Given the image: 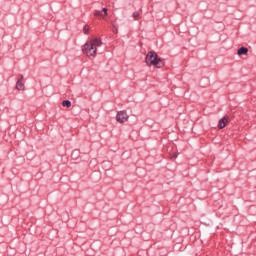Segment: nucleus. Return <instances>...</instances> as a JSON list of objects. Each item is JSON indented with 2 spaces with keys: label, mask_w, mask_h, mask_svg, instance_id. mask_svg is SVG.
I'll list each match as a JSON object with an SVG mask.
<instances>
[{
  "label": "nucleus",
  "mask_w": 256,
  "mask_h": 256,
  "mask_svg": "<svg viewBox=\"0 0 256 256\" xmlns=\"http://www.w3.org/2000/svg\"><path fill=\"white\" fill-rule=\"evenodd\" d=\"M116 120L118 123H126V121H129V114H127V111H119Z\"/></svg>",
  "instance_id": "3"
},
{
  "label": "nucleus",
  "mask_w": 256,
  "mask_h": 256,
  "mask_svg": "<svg viewBox=\"0 0 256 256\" xmlns=\"http://www.w3.org/2000/svg\"><path fill=\"white\" fill-rule=\"evenodd\" d=\"M247 53H249V49L245 47H241L240 49H238V55H247Z\"/></svg>",
  "instance_id": "6"
},
{
  "label": "nucleus",
  "mask_w": 256,
  "mask_h": 256,
  "mask_svg": "<svg viewBox=\"0 0 256 256\" xmlns=\"http://www.w3.org/2000/svg\"><path fill=\"white\" fill-rule=\"evenodd\" d=\"M102 11H103V13H104V14H103L104 17H107V8H103Z\"/></svg>",
  "instance_id": "11"
},
{
  "label": "nucleus",
  "mask_w": 256,
  "mask_h": 256,
  "mask_svg": "<svg viewBox=\"0 0 256 256\" xmlns=\"http://www.w3.org/2000/svg\"><path fill=\"white\" fill-rule=\"evenodd\" d=\"M16 89L18 91H25V84L23 83V75H20V79L16 82Z\"/></svg>",
  "instance_id": "4"
},
{
  "label": "nucleus",
  "mask_w": 256,
  "mask_h": 256,
  "mask_svg": "<svg viewBox=\"0 0 256 256\" xmlns=\"http://www.w3.org/2000/svg\"><path fill=\"white\" fill-rule=\"evenodd\" d=\"M101 45H103V42L99 38H92L84 44L82 51L87 57H95L97 55V47H101Z\"/></svg>",
  "instance_id": "1"
},
{
  "label": "nucleus",
  "mask_w": 256,
  "mask_h": 256,
  "mask_svg": "<svg viewBox=\"0 0 256 256\" xmlns=\"http://www.w3.org/2000/svg\"><path fill=\"white\" fill-rule=\"evenodd\" d=\"M62 106L63 107H71V101H69V100H64L63 102H62Z\"/></svg>",
  "instance_id": "7"
},
{
  "label": "nucleus",
  "mask_w": 256,
  "mask_h": 256,
  "mask_svg": "<svg viewBox=\"0 0 256 256\" xmlns=\"http://www.w3.org/2000/svg\"><path fill=\"white\" fill-rule=\"evenodd\" d=\"M227 123H229V118L224 117L220 119L218 122V129H225V127L227 126Z\"/></svg>",
  "instance_id": "5"
},
{
  "label": "nucleus",
  "mask_w": 256,
  "mask_h": 256,
  "mask_svg": "<svg viewBox=\"0 0 256 256\" xmlns=\"http://www.w3.org/2000/svg\"><path fill=\"white\" fill-rule=\"evenodd\" d=\"M94 16H95V17H105V16L101 13L100 10H95V11H94Z\"/></svg>",
  "instance_id": "8"
},
{
  "label": "nucleus",
  "mask_w": 256,
  "mask_h": 256,
  "mask_svg": "<svg viewBox=\"0 0 256 256\" xmlns=\"http://www.w3.org/2000/svg\"><path fill=\"white\" fill-rule=\"evenodd\" d=\"M145 61L148 67H157L158 69H161L164 65L163 60H161V58H159L153 51L147 53Z\"/></svg>",
  "instance_id": "2"
},
{
  "label": "nucleus",
  "mask_w": 256,
  "mask_h": 256,
  "mask_svg": "<svg viewBox=\"0 0 256 256\" xmlns=\"http://www.w3.org/2000/svg\"><path fill=\"white\" fill-rule=\"evenodd\" d=\"M132 17H133V19H135V21H137L139 19V17H141V14L139 12H134L132 14Z\"/></svg>",
  "instance_id": "9"
},
{
  "label": "nucleus",
  "mask_w": 256,
  "mask_h": 256,
  "mask_svg": "<svg viewBox=\"0 0 256 256\" xmlns=\"http://www.w3.org/2000/svg\"><path fill=\"white\" fill-rule=\"evenodd\" d=\"M83 31H84L85 35H89V26L85 25L84 28H83Z\"/></svg>",
  "instance_id": "10"
}]
</instances>
